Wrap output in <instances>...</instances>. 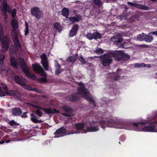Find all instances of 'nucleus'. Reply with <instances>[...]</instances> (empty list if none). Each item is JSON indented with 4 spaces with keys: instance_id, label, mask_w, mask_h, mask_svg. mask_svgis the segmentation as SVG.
Returning <instances> with one entry per match:
<instances>
[{
    "instance_id": "obj_1",
    "label": "nucleus",
    "mask_w": 157,
    "mask_h": 157,
    "mask_svg": "<svg viewBox=\"0 0 157 157\" xmlns=\"http://www.w3.org/2000/svg\"><path fill=\"white\" fill-rule=\"evenodd\" d=\"M106 120H102L100 121L101 124H104L109 127H113L117 129H130V125L125 121L117 117L110 116L107 117Z\"/></svg>"
},
{
    "instance_id": "obj_2",
    "label": "nucleus",
    "mask_w": 157,
    "mask_h": 157,
    "mask_svg": "<svg viewBox=\"0 0 157 157\" xmlns=\"http://www.w3.org/2000/svg\"><path fill=\"white\" fill-rule=\"evenodd\" d=\"M148 123V122L145 120L132 124L133 126L135 127L134 130L137 131L152 132H157V128H155V125H147L143 127L141 125H144Z\"/></svg>"
},
{
    "instance_id": "obj_3",
    "label": "nucleus",
    "mask_w": 157,
    "mask_h": 157,
    "mask_svg": "<svg viewBox=\"0 0 157 157\" xmlns=\"http://www.w3.org/2000/svg\"><path fill=\"white\" fill-rule=\"evenodd\" d=\"M78 85L79 86L78 89L79 93L80 94L82 97L86 100L90 101L94 105V107L96 106L94 99L90 94L89 91L84 88V84L82 83L77 82Z\"/></svg>"
},
{
    "instance_id": "obj_4",
    "label": "nucleus",
    "mask_w": 157,
    "mask_h": 157,
    "mask_svg": "<svg viewBox=\"0 0 157 157\" xmlns=\"http://www.w3.org/2000/svg\"><path fill=\"white\" fill-rule=\"evenodd\" d=\"M0 7L2 9L3 15L4 16V18L6 19L7 12L11 13V16L13 17H15L16 14V11L15 9L12 11L11 9L7 5L6 0H1L0 1Z\"/></svg>"
},
{
    "instance_id": "obj_5",
    "label": "nucleus",
    "mask_w": 157,
    "mask_h": 157,
    "mask_svg": "<svg viewBox=\"0 0 157 157\" xmlns=\"http://www.w3.org/2000/svg\"><path fill=\"white\" fill-rule=\"evenodd\" d=\"M62 13V15L66 17L64 19V21L67 24H70L79 22L81 19V17L80 15H77L73 17H68L69 15V10L65 8L63 9Z\"/></svg>"
},
{
    "instance_id": "obj_6",
    "label": "nucleus",
    "mask_w": 157,
    "mask_h": 157,
    "mask_svg": "<svg viewBox=\"0 0 157 157\" xmlns=\"http://www.w3.org/2000/svg\"><path fill=\"white\" fill-rule=\"evenodd\" d=\"M30 105L37 109L35 111L36 114L40 117L42 116V113L40 110V109H42L47 114H52L53 113H58L59 111L55 109H52L51 108H44L37 105L36 104L33 103L29 104Z\"/></svg>"
},
{
    "instance_id": "obj_7",
    "label": "nucleus",
    "mask_w": 157,
    "mask_h": 157,
    "mask_svg": "<svg viewBox=\"0 0 157 157\" xmlns=\"http://www.w3.org/2000/svg\"><path fill=\"white\" fill-rule=\"evenodd\" d=\"M114 51L102 55L100 57L101 63L104 66L109 65L113 60L112 57L114 58Z\"/></svg>"
},
{
    "instance_id": "obj_8",
    "label": "nucleus",
    "mask_w": 157,
    "mask_h": 157,
    "mask_svg": "<svg viewBox=\"0 0 157 157\" xmlns=\"http://www.w3.org/2000/svg\"><path fill=\"white\" fill-rule=\"evenodd\" d=\"M33 71L37 74H40L41 76H44L39 79L41 82H44L47 81L46 74L42 67L38 64L36 63L32 65Z\"/></svg>"
},
{
    "instance_id": "obj_9",
    "label": "nucleus",
    "mask_w": 157,
    "mask_h": 157,
    "mask_svg": "<svg viewBox=\"0 0 157 157\" xmlns=\"http://www.w3.org/2000/svg\"><path fill=\"white\" fill-rule=\"evenodd\" d=\"M19 63L23 71L26 76L33 80H35L36 78L35 75H32L30 73L29 68L26 65L24 60L23 59L21 58L19 59Z\"/></svg>"
},
{
    "instance_id": "obj_10",
    "label": "nucleus",
    "mask_w": 157,
    "mask_h": 157,
    "mask_svg": "<svg viewBox=\"0 0 157 157\" xmlns=\"http://www.w3.org/2000/svg\"><path fill=\"white\" fill-rule=\"evenodd\" d=\"M18 49L11 46L10 49V54L11 57L10 63L12 66L16 68L18 66V63L14 56L16 55V51Z\"/></svg>"
},
{
    "instance_id": "obj_11",
    "label": "nucleus",
    "mask_w": 157,
    "mask_h": 157,
    "mask_svg": "<svg viewBox=\"0 0 157 157\" xmlns=\"http://www.w3.org/2000/svg\"><path fill=\"white\" fill-rule=\"evenodd\" d=\"M98 121H88L85 123L86 128L88 132H95L99 130V127Z\"/></svg>"
},
{
    "instance_id": "obj_12",
    "label": "nucleus",
    "mask_w": 157,
    "mask_h": 157,
    "mask_svg": "<svg viewBox=\"0 0 157 157\" xmlns=\"http://www.w3.org/2000/svg\"><path fill=\"white\" fill-rule=\"evenodd\" d=\"M114 58L117 60H126L130 58V56L122 51H114Z\"/></svg>"
},
{
    "instance_id": "obj_13",
    "label": "nucleus",
    "mask_w": 157,
    "mask_h": 157,
    "mask_svg": "<svg viewBox=\"0 0 157 157\" xmlns=\"http://www.w3.org/2000/svg\"><path fill=\"white\" fill-rule=\"evenodd\" d=\"M11 35L13 43L14 44V46H12L16 48H20L21 46L19 42L18 39V30L17 29H13L11 32Z\"/></svg>"
},
{
    "instance_id": "obj_14",
    "label": "nucleus",
    "mask_w": 157,
    "mask_h": 157,
    "mask_svg": "<svg viewBox=\"0 0 157 157\" xmlns=\"http://www.w3.org/2000/svg\"><path fill=\"white\" fill-rule=\"evenodd\" d=\"M67 130L64 127L58 129L54 133L55 136L54 138H58L64 136L66 135Z\"/></svg>"
},
{
    "instance_id": "obj_15",
    "label": "nucleus",
    "mask_w": 157,
    "mask_h": 157,
    "mask_svg": "<svg viewBox=\"0 0 157 157\" xmlns=\"http://www.w3.org/2000/svg\"><path fill=\"white\" fill-rule=\"evenodd\" d=\"M157 36V31L150 32L147 35H145L144 37V40L147 42H151L153 40V36L151 35Z\"/></svg>"
},
{
    "instance_id": "obj_16",
    "label": "nucleus",
    "mask_w": 157,
    "mask_h": 157,
    "mask_svg": "<svg viewBox=\"0 0 157 157\" xmlns=\"http://www.w3.org/2000/svg\"><path fill=\"white\" fill-rule=\"evenodd\" d=\"M62 108L67 113H63L62 115L66 117H70L71 115V113L73 112L72 109L69 106L64 105L62 107Z\"/></svg>"
},
{
    "instance_id": "obj_17",
    "label": "nucleus",
    "mask_w": 157,
    "mask_h": 157,
    "mask_svg": "<svg viewBox=\"0 0 157 157\" xmlns=\"http://www.w3.org/2000/svg\"><path fill=\"white\" fill-rule=\"evenodd\" d=\"M6 95L13 96L17 98H19L21 97L20 94L17 90H12L8 91L7 90L6 91Z\"/></svg>"
},
{
    "instance_id": "obj_18",
    "label": "nucleus",
    "mask_w": 157,
    "mask_h": 157,
    "mask_svg": "<svg viewBox=\"0 0 157 157\" xmlns=\"http://www.w3.org/2000/svg\"><path fill=\"white\" fill-rule=\"evenodd\" d=\"M41 59L42 64L43 67L45 70H47L48 67L46 55L45 54H43L41 56Z\"/></svg>"
},
{
    "instance_id": "obj_19",
    "label": "nucleus",
    "mask_w": 157,
    "mask_h": 157,
    "mask_svg": "<svg viewBox=\"0 0 157 157\" xmlns=\"http://www.w3.org/2000/svg\"><path fill=\"white\" fill-rule=\"evenodd\" d=\"M9 46V39L7 36L4 37L2 43V47L3 48V52L7 51Z\"/></svg>"
},
{
    "instance_id": "obj_20",
    "label": "nucleus",
    "mask_w": 157,
    "mask_h": 157,
    "mask_svg": "<svg viewBox=\"0 0 157 157\" xmlns=\"http://www.w3.org/2000/svg\"><path fill=\"white\" fill-rule=\"evenodd\" d=\"M31 13L35 16L36 18L39 19L40 17V13L38 8L34 7L31 9Z\"/></svg>"
},
{
    "instance_id": "obj_21",
    "label": "nucleus",
    "mask_w": 157,
    "mask_h": 157,
    "mask_svg": "<svg viewBox=\"0 0 157 157\" xmlns=\"http://www.w3.org/2000/svg\"><path fill=\"white\" fill-rule=\"evenodd\" d=\"M111 41L113 42H117L118 44H119L122 41V39L120 34L117 33L114 37L111 38Z\"/></svg>"
},
{
    "instance_id": "obj_22",
    "label": "nucleus",
    "mask_w": 157,
    "mask_h": 157,
    "mask_svg": "<svg viewBox=\"0 0 157 157\" xmlns=\"http://www.w3.org/2000/svg\"><path fill=\"white\" fill-rule=\"evenodd\" d=\"M78 29V25H75L72 27L70 31L69 34V36L72 37L75 36L77 32Z\"/></svg>"
},
{
    "instance_id": "obj_23",
    "label": "nucleus",
    "mask_w": 157,
    "mask_h": 157,
    "mask_svg": "<svg viewBox=\"0 0 157 157\" xmlns=\"http://www.w3.org/2000/svg\"><path fill=\"white\" fill-rule=\"evenodd\" d=\"M12 113L14 116H19L21 114L22 112L19 108L15 107L12 109Z\"/></svg>"
},
{
    "instance_id": "obj_24",
    "label": "nucleus",
    "mask_w": 157,
    "mask_h": 157,
    "mask_svg": "<svg viewBox=\"0 0 157 157\" xmlns=\"http://www.w3.org/2000/svg\"><path fill=\"white\" fill-rule=\"evenodd\" d=\"M4 56L3 55L0 54V73L3 71L5 70V65L3 63V60Z\"/></svg>"
},
{
    "instance_id": "obj_25",
    "label": "nucleus",
    "mask_w": 157,
    "mask_h": 157,
    "mask_svg": "<svg viewBox=\"0 0 157 157\" xmlns=\"http://www.w3.org/2000/svg\"><path fill=\"white\" fill-rule=\"evenodd\" d=\"M85 125V124L83 123H78L75 124V126L77 130H82V133H86V132L83 130Z\"/></svg>"
},
{
    "instance_id": "obj_26",
    "label": "nucleus",
    "mask_w": 157,
    "mask_h": 157,
    "mask_svg": "<svg viewBox=\"0 0 157 157\" xmlns=\"http://www.w3.org/2000/svg\"><path fill=\"white\" fill-rule=\"evenodd\" d=\"M14 79L16 82L20 85H24L25 84V81H26L25 79H21L20 77L17 75L15 76Z\"/></svg>"
},
{
    "instance_id": "obj_27",
    "label": "nucleus",
    "mask_w": 157,
    "mask_h": 157,
    "mask_svg": "<svg viewBox=\"0 0 157 157\" xmlns=\"http://www.w3.org/2000/svg\"><path fill=\"white\" fill-rule=\"evenodd\" d=\"M134 67L136 68H140V67H147V68H150L151 65L149 64H146L144 63H136L134 64Z\"/></svg>"
},
{
    "instance_id": "obj_28",
    "label": "nucleus",
    "mask_w": 157,
    "mask_h": 157,
    "mask_svg": "<svg viewBox=\"0 0 157 157\" xmlns=\"http://www.w3.org/2000/svg\"><path fill=\"white\" fill-rule=\"evenodd\" d=\"M78 94V93H75L70 95L69 97V100L72 101H77L79 99Z\"/></svg>"
},
{
    "instance_id": "obj_29",
    "label": "nucleus",
    "mask_w": 157,
    "mask_h": 157,
    "mask_svg": "<svg viewBox=\"0 0 157 157\" xmlns=\"http://www.w3.org/2000/svg\"><path fill=\"white\" fill-rule=\"evenodd\" d=\"M55 66L56 67V74L58 75L61 72V70L60 69L61 66L57 60H55Z\"/></svg>"
},
{
    "instance_id": "obj_30",
    "label": "nucleus",
    "mask_w": 157,
    "mask_h": 157,
    "mask_svg": "<svg viewBox=\"0 0 157 157\" xmlns=\"http://www.w3.org/2000/svg\"><path fill=\"white\" fill-rule=\"evenodd\" d=\"M26 81H25V84L23 85H21V86H23L24 88L25 89L29 90V91H34L35 92H39L38 91H37V90L36 89H34L31 87L27 85L26 84L25 82Z\"/></svg>"
},
{
    "instance_id": "obj_31",
    "label": "nucleus",
    "mask_w": 157,
    "mask_h": 157,
    "mask_svg": "<svg viewBox=\"0 0 157 157\" xmlns=\"http://www.w3.org/2000/svg\"><path fill=\"white\" fill-rule=\"evenodd\" d=\"M11 25L13 29H17L18 27V23L17 21L15 19L12 20L11 22Z\"/></svg>"
},
{
    "instance_id": "obj_32",
    "label": "nucleus",
    "mask_w": 157,
    "mask_h": 157,
    "mask_svg": "<svg viewBox=\"0 0 157 157\" xmlns=\"http://www.w3.org/2000/svg\"><path fill=\"white\" fill-rule=\"evenodd\" d=\"M135 7L145 10H148L149 9L148 7L147 6H144L140 4H136Z\"/></svg>"
},
{
    "instance_id": "obj_33",
    "label": "nucleus",
    "mask_w": 157,
    "mask_h": 157,
    "mask_svg": "<svg viewBox=\"0 0 157 157\" xmlns=\"http://www.w3.org/2000/svg\"><path fill=\"white\" fill-rule=\"evenodd\" d=\"M76 57L75 56H71L68 57L66 60L67 62H71L72 63H74L76 60Z\"/></svg>"
},
{
    "instance_id": "obj_34",
    "label": "nucleus",
    "mask_w": 157,
    "mask_h": 157,
    "mask_svg": "<svg viewBox=\"0 0 157 157\" xmlns=\"http://www.w3.org/2000/svg\"><path fill=\"white\" fill-rule=\"evenodd\" d=\"M31 120L33 122L35 123L39 122V121L37 119V117L33 114H31Z\"/></svg>"
},
{
    "instance_id": "obj_35",
    "label": "nucleus",
    "mask_w": 157,
    "mask_h": 157,
    "mask_svg": "<svg viewBox=\"0 0 157 157\" xmlns=\"http://www.w3.org/2000/svg\"><path fill=\"white\" fill-rule=\"evenodd\" d=\"M54 28L57 30L60 31L62 29V27L60 24L58 22H56L54 24Z\"/></svg>"
},
{
    "instance_id": "obj_36",
    "label": "nucleus",
    "mask_w": 157,
    "mask_h": 157,
    "mask_svg": "<svg viewBox=\"0 0 157 157\" xmlns=\"http://www.w3.org/2000/svg\"><path fill=\"white\" fill-rule=\"evenodd\" d=\"M145 36V34L142 33V34H140L137 35V38L138 40L142 41L144 40V37Z\"/></svg>"
},
{
    "instance_id": "obj_37",
    "label": "nucleus",
    "mask_w": 157,
    "mask_h": 157,
    "mask_svg": "<svg viewBox=\"0 0 157 157\" xmlns=\"http://www.w3.org/2000/svg\"><path fill=\"white\" fill-rule=\"evenodd\" d=\"M94 39H100L101 37V34L98 33L94 32Z\"/></svg>"
},
{
    "instance_id": "obj_38",
    "label": "nucleus",
    "mask_w": 157,
    "mask_h": 157,
    "mask_svg": "<svg viewBox=\"0 0 157 157\" xmlns=\"http://www.w3.org/2000/svg\"><path fill=\"white\" fill-rule=\"evenodd\" d=\"M86 37L88 39L90 40H92L94 39V33H88L86 34Z\"/></svg>"
},
{
    "instance_id": "obj_39",
    "label": "nucleus",
    "mask_w": 157,
    "mask_h": 157,
    "mask_svg": "<svg viewBox=\"0 0 157 157\" xmlns=\"http://www.w3.org/2000/svg\"><path fill=\"white\" fill-rule=\"evenodd\" d=\"M94 52L98 54H102L103 53V50L101 48H97L95 50Z\"/></svg>"
},
{
    "instance_id": "obj_40",
    "label": "nucleus",
    "mask_w": 157,
    "mask_h": 157,
    "mask_svg": "<svg viewBox=\"0 0 157 157\" xmlns=\"http://www.w3.org/2000/svg\"><path fill=\"white\" fill-rule=\"evenodd\" d=\"M25 25H26V27H25V35L26 36L29 33V27L27 25V22H25Z\"/></svg>"
},
{
    "instance_id": "obj_41",
    "label": "nucleus",
    "mask_w": 157,
    "mask_h": 157,
    "mask_svg": "<svg viewBox=\"0 0 157 157\" xmlns=\"http://www.w3.org/2000/svg\"><path fill=\"white\" fill-rule=\"evenodd\" d=\"M94 2L98 6H100L102 3L100 1V0H93Z\"/></svg>"
},
{
    "instance_id": "obj_42",
    "label": "nucleus",
    "mask_w": 157,
    "mask_h": 157,
    "mask_svg": "<svg viewBox=\"0 0 157 157\" xmlns=\"http://www.w3.org/2000/svg\"><path fill=\"white\" fill-rule=\"evenodd\" d=\"M1 86L4 89L5 92L6 91H7L8 90V88L5 83H2L1 84Z\"/></svg>"
},
{
    "instance_id": "obj_43",
    "label": "nucleus",
    "mask_w": 157,
    "mask_h": 157,
    "mask_svg": "<svg viewBox=\"0 0 157 157\" xmlns=\"http://www.w3.org/2000/svg\"><path fill=\"white\" fill-rule=\"evenodd\" d=\"M6 95V92H4L1 89V87L0 86V96L2 97Z\"/></svg>"
},
{
    "instance_id": "obj_44",
    "label": "nucleus",
    "mask_w": 157,
    "mask_h": 157,
    "mask_svg": "<svg viewBox=\"0 0 157 157\" xmlns=\"http://www.w3.org/2000/svg\"><path fill=\"white\" fill-rule=\"evenodd\" d=\"M128 16L124 15H121L120 16V19L121 20H125L128 18Z\"/></svg>"
},
{
    "instance_id": "obj_45",
    "label": "nucleus",
    "mask_w": 157,
    "mask_h": 157,
    "mask_svg": "<svg viewBox=\"0 0 157 157\" xmlns=\"http://www.w3.org/2000/svg\"><path fill=\"white\" fill-rule=\"evenodd\" d=\"M79 60L83 63H84L86 62L85 60L83 58V57L82 56H81L79 57Z\"/></svg>"
},
{
    "instance_id": "obj_46",
    "label": "nucleus",
    "mask_w": 157,
    "mask_h": 157,
    "mask_svg": "<svg viewBox=\"0 0 157 157\" xmlns=\"http://www.w3.org/2000/svg\"><path fill=\"white\" fill-rule=\"evenodd\" d=\"M10 124L11 125H18V124H17L14 121H12L10 122Z\"/></svg>"
},
{
    "instance_id": "obj_47",
    "label": "nucleus",
    "mask_w": 157,
    "mask_h": 157,
    "mask_svg": "<svg viewBox=\"0 0 157 157\" xmlns=\"http://www.w3.org/2000/svg\"><path fill=\"white\" fill-rule=\"evenodd\" d=\"M27 112L24 113L21 115V117L23 118H26L27 117Z\"/></svg>"
},
{
    "instance_id": "obj_48",
    "label": "nucleus",
    "mask_w": 157,
    "mask_h": 157,
    "mask_svg": "<svg viewBox=\"0 0 157 157\" xmlns=\"http://www.w3.org/2000/svg\"><path fill=\"white\" fill-rule=\"evenodd\" d=\"M128 4L130 5H131V6H133L134 7L135 6V5H136V4L135 3H133L131 2H128Z\"/></svg>"
},
{
    "instance_id": "obj_49",
    "label": "nucleus",
    "mask_w": 157,
    "mask_h": 157,
    "mask_svg": "<svg viewBox=\"0 0 157 157\" xmlns=\"http://www.w3.org/2000/svg\"><path fill=\"white\" fill-rule=\"evenodd\" d=\"M114 79L116 80H118V79H119L120 77H119L118 75H115L114 77Z\"/></svg>"
},
{
    "instance_id": "obj_50",
    "label": "nucleus",
    "mask_w": 157,
    "mask_h": 157,
    "mask_svg": "<svg viewBox=\"0 0 157 157\" xmlns=\"http://www.w3.org/2000/svg\"><path fill=\"white\" fill-rule=\"evenodd\" d=\"M77 133V132H71L69 133L68 134H73L74 133Z\"/></svg>"
},
{
    "instance_id": "obj_51",
    "label": "nucleus",
    "mask_w": 157,
    "mask_h": 157,
    "mask_svg": "<svg viewBox=\"0 0 157 157\" xmlns=\"http://www.w3.org/2000/svg\"><path fill=\"white\" fill-rule=\"evenodd\" d=\"M121 71V70L120 69H117V73H119V72L120 71Z\"/></svg>"
},
{
    "instance_id": "obj_52",
    "label": "nucleus",
    "mask_w": 157,
    "mask_h": 157,
    "mask_svg": "<svg viewBox=\"0 0 157 157\" xmlns=\"http://www.w3.org/2000/svg\"><path fill=\"white\" fill-rule=\"evenodd\" d=\"M10 142V140H7L6 141V143H9V142Z\"/></svg>"
},
{
    "instance_id": "obj_53",
    "label": "nucleus",
    "mask_w": 157,
    "mask_h": 157,
    "mask_svg": "<svg viewBox=\"0 0 157 157\" xmlns=\"http://www.w3.org/2000/svg\"><path fill=\"white\" fill-rule=\"evenodd\" d=\"M101 128H103V129H104L105 128V126H103V125H102L101 126Z\"/></svg>"
},
{
    "instance_id": "obj_54",
    "label": "nucleus",
    "mask_w": 157,
    "mask_h": 157,
    "mask_svg": "<svg viewBox=\"0 0 157 157\" xmlns=\"http://www.w3.org/2000/svg\"><path fill=\"white\" fill-rule=\"evenodd\" d=\"M4 142H0V144H3Z\"/></svg>"
},
{
    "instance_id": "obj_55",
    "label": "nucleus",
    "mask_w": 157,
    "mask_h": 157,
    "mask_svg": "<svg viewBox=\"0 0 157 157\" xmlns=\"http://www.w3.org/2000/svg\"><path fill=\"white\" fill-rule=\"evenodd\" d=\"M68 119L69 120H70V118H68Z\"/></svg>"
},
{
    "instance_id": "obj_56",
    "label": "nucleus",
    "mask_w": 157,
    "mask_h": 157,
    "mask_svg": "<svg viewBox=\"0 0 157 157\" xmlns=\"http://www.w3.org/2000/svg\"><path fill=\"white\" fill-rule=\"evenodd\" d=\"M156 75H157V73H156Z\"/></svg>"
}]
</instances>
